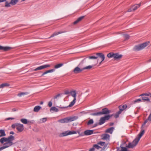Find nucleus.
<instances>
[{
  "mask_svg": "<svg viewBox=\"0 0 151 151\" xmlns=\"http://www.w3.org/2000/svg\"><path fill=\"white\" fill-rule=\"evenodd\" d=\"M141 131L138 134V137H136L132 142L129 143L128 145L127 146V147H128V148H132L135 147L137 145L141 137L145 133V130L143 129V128H141Z\"/></svg>",
  "mask_w": 151,
  "mask_h": 151,
  "instance_id": "1",
  "label": "nucleus"
},
{
  "mask_svg": "<svg viewBox=\"0 0 151 151\" xmlns=\"http://www.w3.org/2000/svg\"><path fill=\"white\" fill-rule=\"evenodd\" d=\"M111 112V111L109 110L108 108L105 107L103 108L101 111L91 113L90 115L93 116H98L102 115H106L109 114Z\"/></svg>",
  "mask_w": 151,
  "mask_h": 151,
  "instance_id": "2",
  "label": "nucleus"
},
{
  "mask_svg": "<svg viewBox=\"0 0 151 151\" xmlns=\"http://www.w3.org/2000/svg\"><path fill=\"white\" fill-rule=\"evenodd\" d=\"M150 43V42L149 41H147L142 44L136 45L134 47L133 50L136 51H138L142 50L147 47Z\"/></svg>",
  "mask_w": 151,
  "mask_h": 151,
  "instance_id": "3",
  "label": "nucleus"
},
{
  "mask_svg": "<svg viewBox=\"0 0 151 151\" xmlns=\"http://www.w3.org/2000/svg\"><path fill=\"white\" fill-rule=\"evenodd\" d=\"M84 62V60H83L78 66L76 67L73 70V72L76 74L81 73L83 70V68H82L83 64Z\"/></svg>",
  "mask_w": 151,
  "mask_h": 151,
  "instance_id": "4",
  "label": "nucleus"
},
{
  "mask_svg": "<svg viewBox=\"0 0 151 151\" xmlns=\"http://www.w3.org/2000/svg\"><path fill=\"white\" fill-rule=\"evenodd\" d=\"M14 140V137L12 135H10L8 137H3L0 139V143L1 144H4L5 142L9 141L10 142H12V141Z\"/></svg>",
  "mask_w": 151,
  "mask_h": 151,
  "instance_id": "5",
  "label": "nucleus"
},
{
  "mask_svg": "<svg viewBox=\"0 0 151 151\" xmlns=\"http://www.w3.org/2000/svg\"><path fill=\"white\" fill-rule=\"evenodd\" d=\"M76 133L77 132L75 131L68 130L60 134L59 135V136L60 137H63L68 135L76 134Z\"/></svg>",
  "mask_w": 151,
  "mask_h": 151,
  "instance_id": "6",
  "label": "nucleus"
},
{
  "mask_svg": "<svg viewBox=\"0 0 151 151\" xmlns=\"http://www.w3.org/2000/svg\"><path fill=\"white\" fill-rule=\"evenodd\" d=\"M125 142H124L120 145L119 147H117L116 148L117 150L119 151H130V150H128L127 149L128 147H127V145L126 146V147H123V146H124V144H125ZM128 145H127V146Z\"/></svg>",
  "mask_w": 151,
  "mask_h": 151,
  "instance_id": "7",
  "label": "nucleus"
},
{
  "mask_svg": "<svg viewBox=\"0 0 151 151\" xmlns=\"http://www.w3.org/2000/svg\"><path fill=\"white\" fill-rule=\"evenodd\" d=\"M107 120H108V119L106 115H105L104 116L101 117L99 120L98 125H101L105 123L106 121Z\"/></svg>",
  "mask_w": 151,
  "mask_h": 151,
  "instance_id": "8",
  "label": "nucleus"
},
{
  "mask_svg": "<svg viewBox=\"0 0 151 151\" xmlns=\"http://www.w3.org/2000/svg\"><path fill=\"white\" fill-rule=\"evenodd\" d=\"M50 65L48 64H45L39 66L34 70L35 71H36L38 70H41L45 68L50 67Z\"/></svg>",
  "mask_w": 151,
  "mask_h": 151,
  "instance_id": "9",
  "label": "nucleus"
},
{
  "mask_svg": "<svg viewBox=\"0 0 151 151\" xmlns=\"http://www.w3.org/2000/svg\"><path fill=\"white\" fill-rule=\"evenodd\" d=\"M101 138L102 139L106 140L109 141L110 140V135L107 134H104L101 135Z\"/></svg>",
  "mask_w": 151,
  "mask_h": 151,
  "instance_id": "10",
  "label": "nucleus"
},
{
  "mask_svg": "<svg viewBox=\"0 0 151 151\" xmlns=\"http://www.w3.org/2000/svg\"><path fill=\"white\" fill-rule=\"evenodd\" d=\"M17 129L19 132H22L24 129V125L23 124L18 123L17 125Z\"/></svg>",
  "mask_w": 151,
  "mask_h": 151,
  "instance_id": "11",
  "label": "nucleus"
},
{
  "mask_svg": "<svg viewBox=\"0 0 151 151\" xmlns=\"http://www.w3.org/2000/svg\"><path fill=\"white\" fill-rule=\"evenodd\" d=\"M4 143L3 144V147H4V149L6 148H7L11 146H12L13 145V142H10L9 141H7L6 142Z\"/></svg>",
  "mask_w": 151,
  "mask_h": 151,
  "instance_id": "12",
  "label": "nucleus"
},
{
  "mask_svg": "<svg viewBox=\"0 0 151 151\" xmlns=\"http://www.w3.org/2000/svg\"><path fill=\"white\" fill-rule=\"evenodd\" d=\"M96 55H97L98 57L101 58L102 60L100 63V64H101L105 59V56L102 53H96Z\"/></svg>",
  "mask_w": 151,
  "mask_h": 151,
  "instance_id": "13",
  "label": "nucleus"
},
{
  "mask_svg": "<svg viewBox=\"0 0 151 151\" xmlns=\"http://www.w3.org/2000/svg\"><path fill=\"white\" fill-rule=\"evenodd\" d=\"M58 122L62 123H67L69 122L68 117L59 120Z\"/></svg>",
  "mask_w": 151,
  "mask_h": 151,
  "instance_id": "14",
  "label": "nucleus"
},
{
  "mask_svg": "<svg viewBox=\"0 0 151 151\" xmlns=\"http://www.w3.org/2000/svg\"><path fill=\"white\" fill-rule=\"evenodd\" d=\"M93 130H88L85 131L84 132V135H90L93 133Z\"/></svg>",
  "mask_w": 151,
  "mask_h": 151,
  "instance_id": "15",
  "label": "nucleus"
},
{
  "mask_svg": "<svg viewBox=\"0 0 151 151\" xmlns=\"http://www.w3.org/2000/svg\"><path fill=\"white\" fill-rule=\"evenodd\" d=\"M20 121L22 123L25 124H27L28 122H29L30 123H33L35 122L34 120H32L31 121H28L27 119L25 118L22 119H21Z\"/></svg>",
  "mask_w": 151,
  "mask_h": 151,
  "instance_id": "16",
  "label": "nucleus"
},
{
  "mask_svg": "<svg viewBox=\"0 0 151 151\" xmlns=\"http://www.w3.org/2000/svg\"><path fill=\"white\" fill-rule=\"evenodd\" d=\"M114 130V127H111L106 129L105 130V132L106 133H108L111 134Z\"/></svg>",
  "mask_w": 151,
  "mask_h": 151,
  "instance_id": "17",
  "label": "nucleus"
},
{
  "mask_svg": "<svg viewBox=\"0 0 151 151\" xmlns=\"http://www.w3.org/2000/svg\"><path fill=\"white\" fill-rule=\"evenodd\" d=\"M65 32L63 31H60L58 32H55L50 37H49L48 38L50 39L51 37H53L54 36H55L57 35L60 34H61Z\"/></svg>",
  "mask_w": 151,
  "mask_h": 151,
  "instance_id": "18",
  "label": "nucleus"
},
{
  "mask_svg": "<svg viewBox=\"0 0 151 151\" xmlns=\"http://www.w3.org/2000/svg\"><path fill=\"white\" fill-rule=\"evenodd\" d=\"M122 56V55H119L118 53H116L114 54V58L115 60L119 59H120Z\"/></svg>",
  "mask_w": 151,
  "mask_h": 151,
  "instance_id": "19",
  "label": "nucleus"
},
{
  "mask_svg": "<svg viewBox=\"0 0 151 151\" xmlns=\"http://www.w3.org/2000/svg\"><path fill=\"white\" fill-rule=\"evenodd\" d=\"M11 49V47H3L0 45V50H3L4 51H7Z\"/></svg>",
  "mask_w": 151,
  "mask_h": 151,
  "instance_id": "20",
  "label": "nucleus"
},
{
  "mask_svg": "<svg viewBox=\"0 0 151 151\" xmlns=\"http://www.w3.org/2000/svg\"><path fill=\"white\" fill-rule=\"evenodd\" d=\"M71 95L74 98V99H76V90H72L70 91Z\"/></svg>",
  "mask_w": 151,
  "mask_h": 151,
  "instance_id": "21",
  "label": "nucleus"
},
{
  "mask_svg": "<svg viewBox=\"0 0 151 151\" xmlns=\"http://www.w3.org/2000/svg\"><path fill=\"white\" fill-rule=\"evenodd\" d=\"M55 71V69L54 68L46 71L44 72L41 75V76H43L44 75L48 73L53 72Z\"/></svg>",
  "mask_w": 151,
  "mask_h": 151,
  "instance_id": "22",
  "label": "nucleus"
},
{
  "mask_svg": "<svg viewBox=\"0 0 151 151\" xmlns=\"http://www.w3.org/2000/svg\"><path fill=\"white\" fill-rule=\"evenodd\" d=\"M141 5V4H135L133 6H132V9L133 11H134L137 9V8H139Z\"/></svg>",
  "mask_w": 151,
  "mask_h": 151,
  "instance_id": "23",
  "label": "nucleus"
},
{
  "mask_svg": "<svg viewBox=\"0 0 151 151\" xmlns=\"http://www.w3.org/2000/svg\"><path fill=\"white\" fill-rule=\"evenodd\" d=\"M119 109H122V111L126 109L127 107V106L126 104L121 105L119 106Z\"/></svg>",
  "mask_w": 151,
  "mask_h": 151,
  "instance_id": "24",
  "label": "nucleus"
},
{
  "mask_svg": "<svg viewBox=\"0 0 151 151\" xmlns=\"http://www.w3.org/2000/svg\"><path fill=\"white\" fill-rule=\"evenodd\" d=\"M119 109V111L116 112L114 115V117L116 118H117L119 117V115L121 113L122 111V109Z\"/></svg>",
  "mask_w": 151,
  "mask_h": 151,
  "instance_id": "25",
  "label": "nucleus"
},
{
  "mask_svg": "<svg viewBox=\"0 0 151 151\" xmlns=\"http://www.w3.org/2000/svg\"><path fill=\"white\" fill-rule=\"evenodd\" d=\"M142 99L144 101H147L148 102H150V99L148 97H145V96H141Z\"/></svg>",
  "mask_w": 151,
  "mask_h": 151,
  "instance_id": "26",
  "label": "nucleus"
},
{
  "mask_svg": "<svg viewBox=\"0 0 151 151\" xmlns=\"http://www.w3.org/2000/svg\"><path fill=\"white\" fill-rule=\"evenodd\" d=\"M69 122L75 121L77 119V117L76 116L68 117Z\"/></svg>",
  "mask_w": 151,
  "mask_h": 151,
  "instance_id": "27",
  "label": "nucleus"
},
{
  "mask_svg": "<svg viewBox=\"0 0 151 151\" xmlns=\"http://www.w3.org/2000/svg\"><path fill=\"white\" fill-rule=\"evenodd\" d=\"M0 137L5 136L6 135L5 131L3 129H1L0 130Z\"/></svg>",
  "mask_w": 151,
  "mask_h": 151,
  "instance_id": "28",
  "label": "nucleus"
},
{
  "mask_svg": "<svg viewBox=\"0 0 151 151\" xmlns=\"http://www.w3.org/2000/svg\"><path fill=\"white\" fill-rule=\"evenodd\" d=\"M41 108V107L40 106H36L34 107L33 111L34 112H38L40 109Z\"/></svg>",
  "mask_w": 151,
  "mask_h": 151,
  "instance_id": "29",
  "label": "nucleus"
},
{
  "mask_svg": "<svg viewBox=\"0 0 151 151\" xmlns=\"http://www.w3.org/2000/svg\"><path fill=\"white\" fill-rule=\"evenodd\" d=\"M76 99H74L73 100L70 102L69 105L68 106V107H71L73 106L76 103Z\"/></svg>",
  "mask_w": 151,
  "mask_h": 151,
  "instance_id": "30",
  "label": "nucleus"
},
{
  "mask_svg": "<svg viewBox=\"0 0 151 151\" xmlns=\"http://www.w3.org/2000/svg\"><path fill=\"white\" fill-rule=\"evenodd\" d=\"M50 111H52L54 112H58L59 111L58 109L55 106H52L50 109Z\"/></svg>",
  "mask_w": 151,
  "mask_h": 151,
  "instance_id": "31",
  "label": "nucleus"
},
{
  "mask_svg": "<svg viewBox=\"0 0 151 151\" xmlns=\"http://www.w3.org/2000/svg\"><path fill=\"white\" fill-rule=\"evenodd\" d=\"M87 58L90 59H97V57L95 56H90L84 58L83 60H84L85 61V60Z\"/></svg>",
  "mask_w": 151,
  "mask_h": 151,
  "instance_id": "32",
  "label": "nucleus"
},
{
  "mask_svg": "<svg viewBox=\"0 0 151 151\" xmlns=\"http://www.w3.org/2000/svg\"><path fill=\"white\" fill-rule=\"evenodd\" d=\"M9 86V84L7 83H3L0 85V88H2L6 86Z\"/></svg>",
  "mask_w": 151,
  "mask_h": 151,
  "instance_id": "33",
  "label": "nucleus"
},
{
  "mask_svg": "<svg viewBox=\"0 0 151 151\" xmlns=\"http://www.w3.org/2000/svg\"><path fill=\"white\" fill-rule=\"evenodd\" d=\"M63 65V63L58 64L55 65L54 66V68L55 69H58L62 66Z\"/></svg>",
  "mask_w": 151,
  "mask_h": 151,
  "instance_id": "34",
  "label": "nucleus"
},
{
  "mask_svg": "<svg viewBox=\"0 0 151 151\" xmlns=\"http://www.w3.org/2000/svg\"><path fill=\"white\" fill-rule=\"evenodd\" d=\"M114 53L113 52H110L108 53L107 55V56L109 58H114Z\"/></svg>",
  "mask_w": 151,
  "mask_h": 151,
  "instance_id": "35",
  "label": "nucleus"
},
{
  "mask_svg": "<svg viewBox=\"0 0 151 151\" xmlns=\"http://www.w3.org/2000/svg\"><path fill=\"white\" fill-rule=\"evenodd\" d=\"M123 37L125 39V40H127L129 39L130 36L128 34H125L122 35Z\"/></svg>",
  "mask_w": 151,
  "mask_h": 151,
  "instance_id": "36",
  "label": "nucleus"
},
{
  "mask_svg": "<svg viewBox=\"0 0 151 151\" xmlns=\"http://www.w3.org/2000/svg\"><path fill=\"white\" fill-rule=\"evenodd\" d=\"M18 0H12L11 1V3L12 5L16 4L18 2Z\"/></svg>",
  "mask_w": 151,
  "mask_h": 151,
  "instance_id": "37",
  "label": "nucleus"
},
{
  "mask_svg": "<svg viewBox=\"0 0 151 151\" xmlns=\"http://www.w3.org/2000/svg\"><path fill=\"white\" fill-rule=\"evenodd\" d=\"M94 121L93 119H90L87 123L88 125H90L93 123Z\"/></svg>",
  "mask_w": 151,
  "mask_h": 151,
  "instance_id": "38",
  "label": "nucleus"
},
{
  "mask_svg": "<svg viewBox=\"0 0 151 151\" xmlns=\"http://www.w3.org/2000/svg\"><path fill=\"white\" fill-rule=\"evenodd\" d=\"M28 94V93L27 92H22L18 94V96L20 97L22 95H24Z\"/></svg>",
  "mask_w": 151,
  "mask_h": 151,
  "instance_id": "39",
  "label": "nucleus"
},
{
  "mask_svg": "<svg viewBox=\"0 0 151 151\" xmlns=\"http://www.w3.org/2000/svg\"><path fill=\"white\" fill-rule=\"evenodd\" d=\"M10 4H11V2L9 3L8 1H6L5 6L7 7H10L11 6Z\"/></svg>",
  "mask_w": 151,
  "mask_h": 151,
  "instance_id": "40",
  "label": "nucleus"
},
{
  "mask_svg": "<svg viewBox=\"0 0 151 151\" xmlns=\"http://www.w3.org/2000/svg\"><path fill=\"white\" fill-rule=\"evenodd\" d=\"M92 67V66L89 65L88 66H87L84 67H83V70L85 69H90Z\"/></svg>",
  "mask_w": 151,
  "mask_h": 151,
  "instance_id": "41",
  "label": "nucleus"
},
{
  "mask_svg": "<svg viewBox=\"0 0 151 151\" xmlns=\"http://www.w3.org/2000/svg\"><path fill=\"white\" fill-rule=\"evenodd\" d=\"M94 147L95 148H96L98 150H99L100 148H101V147L99 146L97 144H95L93 145Z\"/></svg>",
  "mask_w": 151,
  "mask_h": 151,
  "instance_id": "42",
  "label": "nucleus"
},
{
  "mask_svg": "<svg viewBox=\"0 0 151 151\" xmlns=\"http://www.w3.org/2000/svg\"><path fill=\"white\" fill-rule=\"evenodd\" d=\"M114 114H108V115H106L107 118L108 120H109L112 116H113Z\"/></svg>",
  "mask_w": 151,
  "mask_h": 151,
  "instance_id": "43",
  "label": "nucleus"
},
{
  "mask_svg": "<svg viewBox=\"0 0 151 151\" xmlns=\"http://www.w3.org/2000/svg\"><path fill=\"white\" fill-rule=\"evenodd\" d=\"M62 94L63 93H62L58 94L57 95H56L53 98V99H57L59 97L60 95Z\"/></svg>",
  "mask_w": 151,
  "mask_h": 151,
  "instance_id": "44",
  "label": "nucleus"
},
{
  "mask_svg": "<svg viewBox=\"0 0 151 151\" xmlns=\"http://www.w3.org/2000/svg\"><path fill=\"white\" fill-rule=\"evenodd\" d=\"M148 120H149L147 119L144 121V123L142 125V127H141V128H143V126H144V125H145V124H146V123L147 122Z\"/></svg>",
  "mask_w": 151,
  "mask_h": 151,
  "instance_id": "45",
  "label": "nucleus"
},
{
  "mask_svg": "<svg viewBox=\"0 0 151 151\" xmlns=\"http://www.w3.org/2000/svg\"><path fill=\"white\" fill-rule=\"evenodd\" d=\"M18 123H16L14 124H12V127L13 129H14L16 127H17V125Z\"/></svg>",
  "mask_w": 151,
  "mask_h": 151,
  "instance_id": "46",
  "label": "nucleus"
},
{
  "mask_svg": "<svg viewBox=\"0 0 151 151\" xmlns=\"http://www.w3.org/2000/svg\"><path fill=\"white\" fill-rule=\"evenodd\" d=\"M150 93H142V94H141V95H140L139 96H149L150 95Z\"/></svg>",
  "mask_w": 151,
  "mask_h": 151,
  "instance_id": "47",
  "label": "nucleus"
},
{
  "mask_svg": "<svg viewBox=\"0 0 151 151\" xmlns=\"http://www.w3.org/2000/svg\"><path fill=\"white\" fill-rule=\"evenodd\" d=\"M85 17V16H82L79 17L77 19L79 22L81 21Z\"/></svg>",
  "mask_w": 151,
  "mask_h": 151,
  "instance_id": "48",
  "label": "nucleus"
},
{
  "mask_svg": "<svg viewBox=\"0 0 151 151\" xmlns=\"http://www.w3.org/2000/svg\"><path fill=\"white\" fill-rule=\"evenodd\" d=\"M98 144L100 145L101 146H104L105 145V142L100 141L98 143Z\"/></svg>",
  "mask_w": 151,
  "mask_h": 151,
  "instance_id": "49",
  "label": "nucleus"
},
{
  "mask_svg": "<svg viewBox=\"0 0 151 151\" xmlns=\"http://www.w3.org/2000/svg\"><path fill=\"white\" fill-rule=\"evenodd\" d=\"M141 101V100L140 99H138L134 100V103H136L138 102H139Z\"/></svg>",
  "mask_w": 151,
  "mask_h": 151,
  "instance_id": "50",
  "label": "nucleus"
},
{
  "mask_svg": "<svg viewBox=\"0 0 151 151\" xmlns=\"http://www.w3.org/2000/svg\"><path fill=\"white\" fill-rule=\"evenodd\" d=\"M70 93V92H69L68 90H66L65 91L64 94L65 95H68Z\"/></svg>",
  "mask_w": 151,
  "mask_h": 151,
  "instance_id": "51",
  "label": "nucleus"
},
{
  "mask_svg": "<svg viewBox=\"0 0 151 151\" xmlns=\"http://www.w3.org/2000/svg\"><path fill=\"white\" fill-rule=\"evenodd\" d=\"M95 149L94 147V146H93V147L91 148L90 149H89V151H95Z\"/></svg>",
  "mask_w": 151,
  "mask_h": 151,
  "instance_id": "52",
  "label": "nucleus"
},
{
  "mask_svg": "<svg viewBox=\"0 0 151 151\" xmlns=\"http://www.w3.org/2000/svg\"><path fill=\"white\" fill-rule=\"evenodd\" d=\"M51 100H52V99ZM51 101H52V100H51ZM48 106L50 107H51L52 106V102L51 101H50L49 102V103L48 104Z\"/></svg>",
  "mask_w": 151,
  "mask_h": 151,
  "instance_id": "53",
  "label": "nucleus"
},
{
  "mask_svg": "<svg viewBox=\"0 0 151 151\" xmlns=\"http://www.w3.org/2000/svg\"><path fill=\"white\" fill-rule=\"evenodd\" d=\"M42 119V122H46L47 120L46 118H42V119Z\"/></svg>",
  "mask_w": 151,
  "mask_h": 151,
  "instance_id": "54",
  "label": "nucleus"
},
{
  "mask_svg": "<svg viewBox=\"0 0 151 151\" xmlns=\"http://www.w3.org/2000/svg\"><path fill=\"white\" fill-rule=\"evenodd\" d=\"M104 146L102 148V149L104 150L106 148V147L107 146V144H105Z\"/></svg>",
  "mask_w": 151,
  "mask_h": 151,
  "instance_id": "55",
  "label": "nucleus"
},
{
  "mask_svg": "<svg viewBox=\"0 0 151 151\" xmlns=\"http://www.w3.org/2000/svg\"><path fill=\"white\" fill-rule=\"evenodd\" d=\"M98 125V123H96L94 124V125L93 126V127H95L97 126Z\"/></svg>",
  "mask_w": 151,
  "mask_h": 151,
  "instance_id": "56",
  "label": "nucleus"
},
{
  "mask_svg": "<svg viewBox=\"0 0 151 151\" xmlns=\"http://www.w3.org/2000/svg\"><path fill=\"white\" fill-rule=\"evenodd\" d=\"M68 108V106H62V107H60V108L62 109H63L65 108Z\"/></svg>",
  "mask_w": 151,
  "mask_h": 151,
  "instance_id": "57",
  "label": "nucleus"
},
{
  "mask_svg": "<svg viewBox=\"0 0 151 151\" xmlns=\"http://www.w3.org/2000/svg\"><path fill=\"white\" fill-rule=\"evenodd\" d=\"M79 22L78 20L77 19L76 20L75 22H73V24H75L77 23L78 22Z\"/></svg>",
  "mask_w": 151,
  "mask_h": 151,
  "instance_id": "58",
  "label": "nucleus"
},
{
  "mask_svg": "<svg viewBox=\"0 0 151 151\" xmlns=\"http://www.w3.org/2000/svg\"><path fill=\"white\" fill-rule=\"evenodd\" d=\"M14 119V118L9 117V118H6V120H9L10 119Z\"/></svg>",
  "mask_w": 151,
  "mask_h": 151,
  "instance_id": "59",
  "label": "nucleus"
},
{
  "mask_svg": "<svg viewBox=\"0 0 151 151\" xmlns=\"http://www.w3.org/2000/svg\"><path fill=\"white\" fill-rule=\"evenodd\" d=\"M5 149L3 146H2L0 147V151H1L2 150Z\"/></svg>",
  "mask_w": 151,
  "mask_h": 151,
  "instance_id": "60",
  "label": "nucleus"
},
{
  "mask_svg": "<svg viewBox=\"0 0 151 151\" xmlns=\"http://www.w3.org/2000/svg\"><path fill=\"white\" fill-rule=\"evenodd\" d=\"M132 11H132V8H131L128 9V10L127 12H132Z\"/></svg>",
  "mask_w": 151,
  "mask_h": 151,
  "instance_id": "61",
  "label": "nucleus"
},
{
  "mask_svg": "<svg viewBox=\"0 0 151 151\" xmlns=\"http://www.w3.org/2000/svg\"><path fill=\"white\" fill-rule=\"evenodd\" d=\"M14 134V132L13 131H11V132H9V134Z\"/></svg>",
  "mask_w": 151,
  "mask_h": 151,
  "instance_id": "62",
  "label": "nucleus"
},
{
  "mask_svg": "<svg viewBox=\"0 0 151 151\" xmlns=\"http://www.w3.org/2000/svg\"><path fill=\"white\" fill-rule=\"evenodd\" d=\"M17 110L15 108H13L12 109V111H17Z\"/></svg>",
  "mask_w": 151,
  "mask_h": 151,
  "instance_id": "63",
  "label": "nucleus"
},
{
  "mask_svg": "<svg viewBox=\"0 0 151 151\" xmlns=\"http://www.w3.org/2000/svg\"><path fill=\"white\" fill-rule=\"evenodd\" d=\"M114 123L113 122H111L110 123L109 125L110 126H112L114 125Z\"/></svg>",
  "mask_w": 151,
  "mask_h": 151,
  "instance_id": "64",
  "label": "nucleus"
}]
</instances>
